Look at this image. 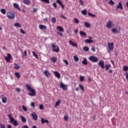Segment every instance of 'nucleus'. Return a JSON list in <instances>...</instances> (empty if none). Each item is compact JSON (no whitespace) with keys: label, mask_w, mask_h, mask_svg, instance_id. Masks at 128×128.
Instances as JSON below:
<instances>
[{"label":"nucleus","mask_w":128,"mask_h":128,"mask_svg":"<svg viewBox=\"0 0 128 128\" xmlns=\"http://www.w3.org/2000/svg\"><path fill=\"white\" fill-rule=\"evenodd\" d=\"M64 120H65L66 122H68V116H64Z\"/></svg>","instance_id":"44"},{"label":"nucleus","mask_w":128,"mask_h":128,"mask_svg":"<svg viewBox=\"0 0 128 128\" xmlns=\"http://www.w3.org/2000/svg\"><path fill=\"white\" fill-rule=\"evenodd\" d=\"M84 42H87V44H92V43L94 42V40H90V39H87V40H84Z\"/></svg>","instance_id":"26"},{"label":"nucleus","mask_w":128,"mask_h":128,"mask_svg":"<svg viewBox=\"0 0 128 128\" xmlns=\"http://www.w3.org/2000/svg\"><path fill=\"white\" fill-rule=\"evenodd\" d=\"M112 26H114V24H112V22L111 20H108L106 24V26L108 28H112Z\"/></svg>","instance_id":"9"},{"label":"nucleus","mask_w":128,"mask_h":128,"mask_svg":"<svg viewBox=\"0 0 128 128\" xmlns=\"http://www.w3.org/2000/svg\"><path fill=\"white\" fill-rule=\"evenodd\" d=\"M39 108H40V110H44V105L40 104L39 106Z\"/></svg>","instance_id":"49"},{"label":"nucleus","mask_w":128,"mask_h":128,"mask_svg":"<svg viewBox=\"0 0 128 128\" xmlns=\"http://www.w3.org/2000/svg\"><path fill=\"white\" fill-rule=\"evenodd\" d=\"M112 32H113V34H116V32H118V30L116 28H112Z\"/></svg>","instance_id":"41"},{"label":"nucleus","mask_w":128,"mask_h":128,"mask_svg":"<svg viewBox=\"0 0 128 128\" xmlns=\"http://www.w3.org/2000/svg\"><path fill=\"white\" fill-rule=\"evenodd\" d=\"M84 26H85L86 28H90V23H88V22H85Z\"/></svg>","instance_id":"33"},{"label":"nucleus","mask_w":128,"mask_h":128,"mask_svg":"<svg viewBox=\"0 0 128 128\" xmlns=\"http://www.w3.org/2000/svg\"><path fill=\"white\" fill-rule=\"evenodd\" d=\"M0 12L2 14H6V11L4 8L1 9Z\"/></svg>","instance_id":"36"},{"label":"nucleus","mask_w":128,"mask_h":128,"mask_svg":"<svg viewBox=\"0 0 128 128\" xmlns=\"http://www.w3.org/2000/svg\"><path fill=\"white\" fill-rule=\"evenodd\" d=\"M69 44L72 46H78L76 43H74L72 40H70Z\"/></svg>","instance_id":"22"},{"label":"nucleus","mask_w":128,"mask_h":128,"mask_svg":"<svg viewBox=\"0 0 128 128\" xmlns=\"http://www.w3.org/2000/svg\"><path fill=\"white\" fill-rule=\"evenodd\" d=\"M38 11V8H33V12H36Z\"/></svg>","instance_id":"59"},{"label":"nucleus","mask_w":128,"mask_h":128,"mask_svg":"<svg viewBox=\"0 0 128 128\" xmlns=\"http://www.w3.org/2000/svg\"><path fill=\"white\" fill-rule=\"evenodd\" d=\"M8 118H9L10 120V124H12L14 126H18V121L14 120V118L12 116V115L10 114L8 115Z\"/></svg>","instance_id":"2"},{"label":"nucleus","mask_w":128,"mask_h":128,"mask_svg":"<svg viewBox=\"0 0 128 128\" xmlns=\"http://www.w3.org/2000/svg\"><path fill=\"white\" fill-rule=\"evenodd\" d=\"M52 6L55 8H58V6L56 5V2H54L52 4Z\"/></svg>","instance_id":"52"},{"label":"nucleus","mask_w":128,"mask_h":128,"mask_svg":"<svg viewBox=\"0 0 128 128\" xmlns=\"http://www.w3.org/2000/svg\"><path fill=\"white\" fill-rule=\"evenodd\" d=\"M7 16L8 18H11V20H14V18H16V15L14 14V12H8L7 13Z\"/></svg>","instance_id":"5"},{"label":"nucleus","mask_w":128,"mask_h":128,"mask_svg":"<svg viewBox=\"0 0 128 128\" xmlns=\"http://www.w3.org/2000/svg\"><path fill=\"white\" fill-rule=\"evenodd\" d=\"M0 128H6V126H4V125L3 124H0Z\"/></svg>","instance_id":"55"},{"label":"nucleus","mask_w":128,"mask_h":128,"mask_svg":"<svg viewBox=\"0 0 128 128\" xmlns=\"http://www.w3.org/2000/svg\"><path fill=\"white\" fill-rule=\"evenodd\" d=\"M74 62H78V60H79L78 57V56H74Z\"/></svg>","instance_id":"32"},{"label":"nucleus","mask_w":128,"mask_h":128,"mask_svg":"<svg viewBox=\"0 0 128 128\" xmlns=\"http://www.w3.org/2000/svg\"><path fill=\"white\" fill-rule=\"evenodd\" d=\"M82 64L86 66L88 64V60L86 58H84V60L82 61Z\"/></svg>","instance_id":"23"},{"label":"nucleus","mask_w":128,"mask_h":128,"mask_svg":"<svg viewBox=\"0 0 128 128\" xmlns=\"http://www.w3.org/2000/svg\"><path fill=\"white\" fill-rule=\"evenodd\" d=\"M57 30H59V32H64V28L60 26H58L56 27Z\"/></svg>","instance_id":"20"},{"label":"nucleus","mask_w":128,"mask_h":128,"mask_svg":"<svg viewBox=\"0 0 128 128\" xmlns=\"http://www.w3.org/2000/svg\"><path fill=\"white\" fill-rule=\"evenodd\" d=\"M123 70H124V72H126V70H128V66H124V67Z\"/></svg>","instance_id":"47"},{"label":"nucleus","mask_w":128,"mask_h":128,"mask_svg":"<svg viewBox=\"0 0 128 128\" xmlns=\"http://www.w3.org/2000/svg\"><path fill=\"white\" fill-rule=\"evenodd\" d=\"M26 54H28L26 50L24 51V53L22 54V56H26Z\"/></svg>","instance_id":"51"},{"label":"nucleus","mask_w":128,"mask_h":128,"mask_svg":"<svg viewBox=\"0 0 128 128\" xmlns=\"http://www.w3.org/2000/svg\"><path fill=\"white\" fill-rule=\"evenodd\" d=\"M14 26H18V28H20V23L16 22L14 24Z\"/></svg>","instance_id":"39"},{"label":"nucleus","mask_w":128,"mask_h":128,"mask_svg":"<svg viewBox=\"0 0 128 128\" xmlns=\"http://www.w3.org/2000/svg\"><path fill=\"white\" fill-rule=\"evenodd\" d=\"M124 76H126V78L128 80V73H125Z\"/></svg>","instance_id":"61"},{"label":"nucleus","mask_w":128,"mask_h":128,"mask_svg":"<svg viewBox=\"0 0 128 128\" xmlns=\"http://www.w3.org/2000/svg\"><path fill=\"white\" fill-rule=\"evenodd\" d=\"M16 91L18 92H20V88H16Z\"/></svg>","instance_id":"57"},{"label":"nucleus","mask_w":128,"mask_h":128,"mask_svg":"<svg viewBox=\"0 0 128 128\" xmlns=\"http://www.w3.org/2000/svg\"><path fill=\"white\" fill-rule=\"evenodd\" d=\"M108 46L109 50H108V52H110V50H114V44L112 42L108 43Z\"/></svg>","instance_id":"7"},{"label":"nucleus","mask_w":128,"mask_h":128,"mask_svg":"<svg viewBox=\"0 0 128 128\" xmlns=\"http://www.w3.org/2000/svg\"><path fill=\"white\" fill-rule=\"evenodd\" d=\"M56 2H57V4H60L62 6V8H64V6L62 4L60 0H56Z\"/></svg>","instance_id":"16"},{"label":"nucleus","mask_w":128,"mask_h":128,"mask_svg":"<svg viewBox=\"0 0 128 128\" xmlns=\"http://www.w3.org/2000/svg\"><path fill=\"white\" fill-rule=\"evenodd\" d=\"M32 54L33 56H34L36 58H38V55L36 54V52H32Z\"/></svg>","instance_id":"38"},{"label":"nucleus","mask_w":128,"mask_h":128,"mask_svg":"<svg viewBox=\"0 0 128 128\" xmlns=\"http://www.w3.org/2000/svg\"><path fill=\"white\" fill-rule=\"evenodd\" d=\"M86 12H87L86 9H85L82 11V14H84V16H86Z\"/></svg>","instance_id":"34"},{"label":"nucleus","mask_w":128,"mask_h":128,"mask_svg":"<svg viewBox=\"0 0 128 128\" xmlns=\"http://www.w3.org/2000/svg\"><path fill=\"white\" fill-rule=\"evenodd\" d=\"M60 100H58L56 102V106H60Z\"/></svg>","instance_id":"40"},{"label":"nucleus","mask_w":128,"mask_h":128,"mask_svg":"<svg viewBox=\"0 0 128 128\" xmlns=\"http://www.w3.org/2000/svg\"><path fill=\"white\" fill-rule=\"evenodd\" d=\"M80 36H86V32H84V31H80Z\"/></svg>","instance_id":"19"},{"label":"nucleus","mask_w":128,"mask_h":128,"mask_svg":"<svg viewBox=\"0 0 128 128\" xmlns=\"http://www.w3.org/2000/svg\"><path fill=\"white\" fill-rule=\"evenodd\" d=\"M98 64L102 68H104V61L100 60Z\"/></svg>","instance_id":"11"},{"label":"nucleus","mask_w":128,"mask_h":128,"mask_svg":"<svg viewBox=\"0 0 128 128\" xmlns=\"http://www.w3.org/2000/svg\"><path fill=\"white\" fill-rule=\"evenodd\" d=\"M23 2L24 4L30 6V0H24Z\"/></svg>","instance_id":"17"},{"label":"nucleus","mask_w":128,"mask_h":128,"mask_svg":"<svg viewBox=\"0 0 128 128\" xmlns=\"http://www.w3.org/2000/svg\"><path fill=\"white\" fill-rule=\"evenodd\" d=\"M22 128H28V126L26 125H25L22 127Z\"/></svg>","instance_id":"63"},{"label":"nucleus","mask_w":128,"mask_h":128,"mask_svg":"<svg viewBox=\"0 0 128 128\" xmlns=\"http://www.w3.org/2000/svg\"><path fill=\"white\" fill-rule=\"evenodd\" d=\"M26 88L30 92V93L28 94V96H36V90L32 88V86H30V85L27 84L26 85Z\"/></svg>","instance_id":"1"},{"label":"nucleus","mask_w":128,"mask_h":128,"mask_svg":"<svg viewBox=\"0 0 128 128\" xmlns=\"http://www.w3.org/2000/svg\"><path fill=\"white\" fill-rule=\"evenodd\" d=\"M88 16H92V18H96V14H92V13H88Z\"/></svg>","instance_id":"43"},{"label":"nucleus","mask_w":128,"mask_h":128,"mask_svg":"<svg viewBox=\"0 0 128 128\" xmlns=\"http://www.w3.org/2000/svg\"><path fill=\"white\" fill-rule=\"evenodd\" d=\"M20 118L22 122H26V119L22 116H20Z\"/></svg>","instance_id":"25"},{"label":"nucleus","mask_w":128,"mask_h":128,"mask_svg":"<svg viewBox=\"0 0 128 128\" xmlns=\"http://www.w3.org/2000/svg\"><path fill=\"white\" fill-rule=\"evenodd\" d=\"M39 28H40V30H46V28H48V27H46V26L44 25L40 24L39 26Z\"/></svg>","instance_id":"18"},{"label":"nucleus","mask_w":128,"mask_h":128,"mask_svg":"<svg viewBox=\"0 0 128 128\" xmlns=\"http://www.w3.org/2000/svg\"><path fill=\"white\" fill-rule=\"evenodd\" d=\"M41 122L42 124H50V122H48V120H45L43 118H41Z\"/></svg>","instance_id":"12"},{"label":"nucleus","mask_w":128,"mask_h":128,"mask_svg":"<svg viewBox=\"0 0 128 128\" xmlns=\"http://www.w3.org/2000/svg\"><path fill=\"white\" fill-rule=\"evenodd\" d=\"M79 88H80V90H84V86H82V85L79 84Z\"/></svg>","instance_id":"50"},{"label":"nucleus","mask_w":128,"mask_h":128,"mask_svg":"<svg viewBox=\"0 0 128 128\" xmlns=\"http://www.w3.org/2000/svg\"><path fill=\"white\" fill-rule=\"evenodd\" d=\"M20 66L18 64L16 63L14 64V68L15 70H20Z\"/></svg>","instance_id":"24"},{"label":"nucleus","mask_w":128,"mask_h":128,"mask_svg":"<svg viewBox=\"0 0 128 128\" xmlns=\"http://www.w3.org/2000/svg\"><path fill=\"white\" fill-rule=\"evenodd\" d=\"M31 116L34 120H38V115L36 112L32 113Z\"/></svg>","instance_id":"10"},{"label":"nucleus","mask_w":128,"mask_h":128,"mask_svg":"<svg viewBox=\"0 0 128 128\" xmlns=\"http://www.w3.org/2000/svg\"><path fill=\"white\" fill-rule=\"evenodd\" d=\"M52 24H56V18L54 17H52Z\"/></svg>","instance_id":"31"},{"label":"nucleus","mask_w":128,"mask_h":128,"mask_svg":"<svg viewBox=\"0 0 128 128\" xmlns=\"http://www.w3.org/2000/svg\"><path fill=\"white\" fill-rule=\"evenodd\" d=\"M30 104H31V106H32V108H34L36 106V105H35L34 102H32Z\"/></svg>","instance_id":"56"},{"label":"nucleus","mask_w":128,"mask_h":128,"mask_svg":"<svg viewBox=\"0 0 128 128\" xmlns=\"http://www.w3.org/2000/svg\"><path fill=\"white\" fill-rule=\"evenodd\" d=\"M44 74L48 78V76H50V73L48 70H44Z\"/></svg>","instance_id":"21"},{"label":"nucleus","mask_w":128,"mask_h":128,"mask_svg":"<svg viewBox=\"0 0 128 128\" xmlns=\"http://www.w3.org/2000/svg\"><path fill=\"white\" fill-rule=\"evenodd\" d=\"M88 60L92 62H98V58L95 56H90L88 58Z\"/></svg>","instance_id":"3"},{"label":"nucleus","mask_w":128,"mask_h":128,"mask_svg":"<svg viewBox=\"0 0 128 128\" xmlns=\"http://www.w3.org/2000/svg\"><path fill=\"white\" fill-rule=\"evenodd\" d=\"M56 34H58V36H64V34L60 32H57Z\"/></svg>","instance_id":"46"},{"label":"nucleus","mask_w":128,"mask_h":128,"mask_svg":"<svg viewBox=\"0 0 128 128\" xmlns=\"http://www.w3.org/2000/svg\"><path fill=\"white\" fill-rule=\"evenodd\" d=\"M20 32L21 34H26V32H24V30H22V29L20 30Z\"/></svg>","instance_id":"54"},{"label":"nucleus","mask_w":128,"mask_h":128,"mask_svg":"<svg viewBox=\"0 0 128 128\" xmlns=\"http://www.w3.org/2000/svg\"><path fill=\"white\" fill-rule=\"evenodd\" d=\"M109 4H112V6L114 4V2L112 0H110V2H108Z\"/></svg>","instance_id":"48"},{"label":"nucleus","mask_w":128,"mask_h":128,"mask_svg":"<svg viewBox=\"0 0 128 128\" xmlns=\"http://www.w3.org/2000/svg\"><path fill=\"white\" fill-rule=\"evenodd\" d=\"M8 128H12V125H10V124L8 125Z\"/></svg>","instance_id":"64"},{"label":"nucleus","mask_w":128,"mask_h":128,"mask_svg":"<svg viewBox=\"0 0 128 128\" xmlns=\"http://www.w3.org/2000/svg\"><path fill=\"white\" fill-rule=\"evenodd\" d=\"M54 76H56V78H60V73H58V72L56 71H54Z\"/></svg>","instance_id":"15"},{"label":"nucleus","mask_w":128,"mask_h":128,"mask_svg":"<svg viewBox=\"0 0 128 128\" xmlns=\"http://www.w3.org/2000/svg\"><path fill=\"white\" fill-rule=\"evenodd\" d=\"M80 82H84V76H80Z\"/></svg>","instance_id":"35"},{"label":"nucleus","mask_w":128,"mask_h":128,"mask_svg":"<svg viewBox=\"0 0 128 128\" xmlns=\"http://www.w3.org/2000/svg\"><path fill=\"white\" fill-rule=\"evenodd\" d=\"M120 8L122 10H124V8L122 7V4L121 2H119L116 6V10H118Z\"/></svg>","instance_id":"13"},{"label":"nucleus","mask_w":128,"mask_h":128,"mask_svg":"<svg viewBox=\"0 0 128 128\" xmlns=\"http://www.w3.org/2000/svg\"><path fill=\"white\" fill-rule=\"evenodd\" d=\"M80 4L81 6H84V2H82V0H80Z\"/></svg>","instance_id":"60"},{"label":"nucleus","mask_w":128,"mask_h":128,"mask_svg":"<svg viewBox=\"0 0 128 128\" xmlns=\"http://www.w3.org/2000/svg\"><path fill=\"white\" fill-rule=\"evenodd\" d=\"M111 66H112L110 65V64H106L105 67H106V70H108L110 69V68Z\"/></svg>","instance_id":"27"},{"label":"nucleus","mask_w":128,"mask_h":128,"mask_svg":"<svg viewBox=\"0 0 128 128\" xmlns=\"http://www.w3.org/2000/svg\"><path fill=\"white\" fill-rule=\"evenodd\" d=\"M23 110H24V112H28V108H26V106H24V105H23L22 106Z\"/></svg>","instance_id":"42"},{"label":"nucleus","mask_w":128,"mask_h":128,"mask_svg":"<svg viewBox=\"0 0 128 128\" xmlns=\"http://www.w3.org/2000/svg\"><path fill=\"white\" fill-rule=\"evenodd\" d=\"M74 22L75 24H78V22H80V20H78V19L76 18H74Z\"/></svg>","instance_id":"45"},{"label":"nucleus","mask_w":128,"mask_h":128,"mask_svg":"<svg viewBox=\"0 0 128 128\" xmlns=\"http://www.w3.org/2000/svg\"><path fill=\"white\" fill-rule=\"evenodd\" d=\"M60 88H62L63 90H68V85H66L62 83V82H61L60 83Z\"/></svg>","instance_id":"6"},{"label":"nucleus","mask_w":128,"mask_h":128,"mask_svg":"<svg viewBox=\"0 0 128 128\" xmlns=\"http://www.w3.org/2000/svg\"><path fill=\"white\" fill-rule=\"evenodd\" d=\"M44 2H46V4H50V0H42Z\"/></svg>","instance_id":"53"},{"label":"nucleus","mask_w":128,"mask_h":128,"mask_svg":"<svg viewBox=\"0 0 128 128\" xmlns=\"http://www.w3.org/2000/svg\"><path fill=\"white\" fill-rule=\"evenodd\" d=\"M52 62H56V58H50Z\"/></svg>","instance_id":"37"},{"label":"nucleus","mask_w":128,"mask_h":128,"mask_svg":"<svg viewBox=\"0 0 128 128\" xmlns=\"http://www.w3.org/2000/svg\"><path fill=\"white\" fill-rule=\"evenodd\" d=\"M14 76H16V78H20V74L18 72H15Z\"/></svg>","instance_id":"29"},{"label":"nucleus","mask_w":128,"mask_h":128,"mask_svg":"<svg viewBox=\"0 0 128 128\" xmlns=\"http://www.w3.org/2000/svg\"><path fill=\"white\" fill-rule=\"evenodd\" d=\"M61 16L62 18H64V20H66V17L64 16V15L61 14Z\"/></svg>","instance_id":"62"},{"label":"nucleus","mask_w":128,"mask_h":128,"mask_svg":"<svg viewBox=\"0 0 128 128\" xmlns=\"http://www.w3.org/2000/svg\"><path fill=\"white\" fill-rule=\"evenodd\" d=\"M52 50L56 52H58L60 51V48H58V46H56V44H54V43H52Z\"/></svg>","instance_id":"4"},{"label":"nucleus","mask_w":128,"mask_h":128,"mask_svg":"<svg viewBox=\"0 0 128 128\" xmlns=\"http://www.w3.org/2000/svg\"><path fill=\"white\" fill-rule=\"evenodd\" d=\"M8 100L6 97H4L2 98V102L4 104H6Z\"/></svg>","instance_id":"30"},{"label":"nucleus","mask_w":128,"mask_h":128,"mask_svg":"<svg viewBox=\"0 0 128 128\" xmlns=\"http://www.w3.org/2000/svg\"><path fill=\"white\" fill-rule=\"evenodd\" d=\"M4 58H5V60H6V62H10V60H12V55H10V54H8L7 57L5 56Z\"/></svg>","instance_id":"8"},{"label":"nucleus","mask_w":128,"mask_h":128,"mask_svg":"<svg viewBox=\"0 0 128 128\" xmlns=\"http://www.w3.org/2000/svg\"><path fill=\"white\" fill-rule=\"evenodd\" d=\"M64 62L66 64V66L68 64V60H64Z\"/></svg>","instance_id":"58"},{"label":"nucleus","mask_w":128,"mask_h":128,"mask_svg":"<svg viewBox=\"0 0 128 128\" xmlns=\"http://www.w3.org/2000/svg\"><path fill=\"white\" fill-rule=\"evenodd\" d=\"M83 50H84V52H88V50H90V48L86 46H84L83 48Z\"/></svg>","instance_id":"28"},{"label":"nucleus","mask_w":128,"mask_h":128,"mask_svg":"<svg viewBox=\"0 0 128 128\" xmlns=\"http://www.w3.org/2000/svg\"><path fill=\"white\" fill-rule=\"evenodd\" d=\"M13 6L15 8H16V10H18L20 11V6L18 4L14 3Z\"/></svg>","instance_id":"14"}]
</instances>
